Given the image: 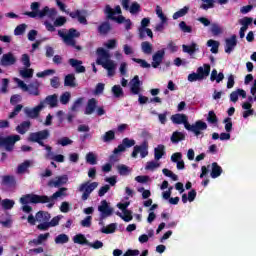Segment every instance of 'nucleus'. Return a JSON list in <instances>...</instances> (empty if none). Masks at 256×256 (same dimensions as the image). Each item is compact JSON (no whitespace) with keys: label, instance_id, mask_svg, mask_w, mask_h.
Listing matches in <instances>:
<instances>
[{"label":"nucleus","instance_id":"obj_49","mask_svg":"<svg viewBox=\"0 0 256 256\" xmlns=\"http://www.w3.org/2000/svg\"><path fill=\"white\" fill-rule=\"evenodd\" d=\"M179 29L182 31V33H193V27L187 25L185 21H181L179 23Z\"/></svg>","mask_w":256,"mask_h":256},{"label":"nucleus","instance_id":"obj_46","mask_svg":"<svg viewBox=\"0 0 256 256\" xmlns=\"http://www.w3.org/2000/svg\"><path fill=\"white\" fill-rule=\"evenodd\" d=\"M116 215H118V217H121L123 221H125V223H129V221H133V215L130 210L124 212V215L121 212H117Z\"/></svg>","mask_w":256,"mask_h":256},{"label":"nucleus","instance_id":"obj_61","mask_svg":"<svg viewBox=\"0 0 256 256\" xmlns=\"http://www.w3.org/2000/svg\"><path fill=\"white\" fill-rule=\"evenodd\" d=\"M160 167V164L155 162V161H149L147 162L146 164V171H155V169L159 168Z\"/></svg>","mask_w":256,"mask_h":256},{"label":"nucleus","instance_id":"obj_40","mask_svg":"<svg viewBox=\"0 0 256 256\" xmlns=\"http://www.w3.org/2000/svg\"><path fill=\"white\" fill-rule=\"evenodd\" d=\"M74 243H77L78 245H89V240H87L85 235L77 234L74 236Z\"/></svg>","mask_w":256,"mask_h":256},{"label":"nucleus","instance_id":"obj_36","mask_svg":"<svg viewBox=\"0 0 256 256\" xmlns=\"http://www.w3.org/2000/svg\"><path fill=\"white\" fill-rule=\"evenodd\" d=\"M117 231V224L111 223L107 227L101 228V233H104L105 235H111V233H115Z\"/></svg>","mask_w":256,"mask_h":256},{"label":"nucleus","instance_id":"obj_18","mask_svg":"<svg viewBox=\"0 0 256 256\" xmlns=\"http://www.w3.org/2000/svg\"><path fill=\"white\" fill-rule=\"evenodd\" d=\"M130 91L132 95H139L141 93V80H139V76L136 75L130 81Z\"/></svg>","mask_w":256,"mask_h":256},{"label":"nucleus","instance_id":"obj_51","mask_svg":"<svg viewBox=\"0 0 256 256\" xmlns=\"http://www.w3.org/2000/svg\"><path fill=\"white\" fill-rule=\"evenodd\" d=\"M14 206H15V201H13L11 199H4V200H2V207L6 211H9Z\"/></svg>","mask_w":256,"mask_h":256},{"label":"nucleus","instance_id":"obj_28","mask_svg":"<svg viewBox=\"0 0 256 256\" xmlns=\"http://www.w3.org/2000/svg\"><path fill=\"white\" fill-rule=\"evenodd\" d=\"M2 185L5 187H15L17 185V181L15 180V176L5 175L2 177Z\"/></svg>","mask_w":256,"mask_h":256},{"label":"nucleus","instance_id":"obj_59","mask_svg":"<svg viewBox=\"0 0 256 256\" xmlns=\"http://www.w3.org/2000/svg\"><path fill=\"white\" fill-rule=\"evenodd\" d=\"M67 23V18L65 16H59L54 21V27H63Z\"/></svg>","mask_w":256,"mask_h":256},{"label":"nucleus","instance_id":"obj_63","mask_svg":"<svg viewBox=\"0 0 256 256\" xmlns=\"http://www.w3.org/2000/svg\"><path fill=\"white\" fill-rule=\"evenodd\" d=\"M211 33H212V35L217 37V35H221V33H223V30L221 29V27L219 25L212 24Z\"/></svg>","mask_w":256,"mask_h":256},{"label":"nucleus","instance_id":"obj_15","mask_svg":"<svg viewBox=\"0 0 256 256\" xmlns=\"http://www.w3.org/2000/svg\"><path fill=\"white\" fill-rule=\"evenodd\" d=\"M111 31H113V26H111V23L109 21L101 22L99 24V26L97 27V32L102 37L109 35V33H111Z\"/></svg>","mask_w":256,"mask_h":256},{"label":"nucleus","instance_id":"obj_10","mask_svg":"<svg viewBox=\"0 0 256 256\" xmlns=\"http://www.w3.org/2000/svg\"><path fill=\"white\" fill-rule=\"evenodd\" d=\"M44 102H40L37 106L34 108H25L24 113L29 119H37L39 115L41 114V111H43V108L45 105Z\"/></svg>","mask_w":256,"mask_h":256},{"label":"nucleus","instance_id":"obj_35","mask_svg":"<svg viewBox=\"0 0 256 256\" xmlns=\"http://www.w3.org/2000/svg\"><path fill=\"white\" fill-rule=\"evenodd\" d=\"M206 121L210 124V125H217V123H219V118H217V114H215V111L210 110L208 112V116L206 118Z\"/></svg>","mask_w":256,"mask_h":256},{"label":"nucleus","instance_id":"obj_16","mask_svg":"<svg viewBox=\"0 0 256 256\" xmlns=\"http://www.w3.org/2000/svg\"><path fill=\"white\" fill-rule=\"evenodd\" d=\"M163 59H165V50H158L152 56V67L153 69H157L161 63H163Z\"/></svg>","mask_w":256,"mask_h":256},{"label":"nucleus","instance_id":"obj_25","mask_svg":"<svg viewBox=\"0 0 256 256\" xmlns=\"http://www.w3.org/2000/svg\"><path fill=\"white\" fill-rule=\"evenodd\" d=\"M59 102L58 98H57V94H53V95H48L44 101H41V103H43V105H49L51 107V109H54V107H57V103Z\"/></svg>","mask_w":256,"mask_h":256},{"label":"nucleus","instance_id":"obj_27","mask_svg":"<svg viewBox=\"0 0 256 256\" xmlns=\"http://www.w3.org/2000/svg\"><path fill=\"white\" fill-rule=\"evenodd\" d=\"M223 173V168L219 166L217 162L212 163V170L210 172V177L212 179H217V177H221V174Z\"/></svg>","mask_w":256,"mask_h":256},{"label":"nucleus","instance_id":"obj_30","mask_svg":"<svg viewBox=\"0 0 256 256\" xmlns=\"http://www.w3.org/2000/svg\"><path fill=\"white\" fill-rule=\"evenodd\" d=\"M170 141L174 144L185 141V133L179 131L173 132L172 136L170 137Z\"/></svg>","mask_w":256,"mask_h":256},{"label":"nucleus","instance_id":"obj_58","mask_svg":"<svg viewBox=\"0 0 256 256\" xmlns=\"http://www.w3.org/2000/svg\"><path fill=\"white\" fill-rule=\"evenodd\" d=\"M69 101H71V93L69 92H64L61 96H60V103L62 105H67V103H69Z\"/></svg>","mask_w":256,"mask_h":256},{"label":"nucleus","instance_id":"obj_12","mask_svg":"<svg viewBox=\"0 0 256 256\" xmlns=\"http://www.w3.org/2000/svg\"><path fill=\"white\" fill-rule=\"evenodd\" d=\"M131 147H135V140L124 138L122 140V143L117 146V148L114 149V153H123L126 151V149H129Z\"/></svg>","mask_w":256,"mask_h":256},{"label":"nucleus","instance_id":"obj_37","mask_svg":"<svg viewBox=\"0 0 256 256\" xmlns=\"http://www.w3.org/2000/svg\"><path fill=\"white\" fill-rule=\"evenodd\" d=\"M141 49L146 55H151L153 53V45L148 41H144L141 43Z\"/></svg>","mask_w":256,"mask_h":256},{"label":"nucleus","instance_id":"obj_56","mask_svg":"<svg viewBox=\"0 0 256 256\" xmlns=\"http://www.w3.org/2000/svg\"><path fill=\"white\" fill-rule=\"evenodd\" d=\"M86 162L89 163L90 165H97V156H95L93 152H89L86 155Z\"/></svg>","mask_w":256,"mask_h":256},{"label":"nucleus","instance_id":"obj_41","mask_svg":"<svg viewBox=\"0 0 256 256\" xmlns=\"http://www.w3.org/2000/svg\"><path fill=\"white\" fill-rule=\"evenodd\" d=\"M96 53L98 55L97 59H101V61H107L109 59V52L105 48H98Z\"/></svg>","mask_w":256,"mask_h":256},{"label":"nucleus","instance_id":"obj_64","mask_svg":"<svg viewBox=\"0 0 256 256\" xmlns=\"http://www.w3.org/2000/svg\"><path fill=\"white\" fill-rule=\"evenodd\" d=\"M92 220H93L92 216H86V218L80 222V225L82 227H91Z\"/></svg>","mask_w":256,"mask_h":256},{"label":"nucleus","instance_id":"obj_57","mask_svg":"<svg viewBox=\"0 0 256 256\" xmlns=\"http://www.w3.org/2000/svg\"><path fill=\"white\" fill-rule=\"evenodd\" d=\"M21 63L26 67V69H29L31 67V57H29V54H23L21 57Z\"/></svg>","mask_w":256,"mask_h":256},{"label":"nucleus","instance_id":"obj_8","mask_svg":"<svg viewBox=\"0 0 256 256\" xmlns=\"http://www.w3.org/2000/svg\"><path fill=\"white\" fill-rule=\"evenodd\" d=\"M142 159H145L147 155H149V142L147 140H144L141 145H136L133 148L131 157L133 159H137V155H139Z\"/></svg>","mask_w":256,"mask_h":256},{"label":"nucleus","instance_id":"obj_22","mask_svg":"<svg viewBox=\"0 0 256 256\" xmlns=\"http://www.w3.org/2000/svg\"><path fill=\"white\" fill-rule=\"evenodd\" d=\"M39 87H41L39 81L32 82L28 85L26 92L29 93V95H32L33 97H39V95H41Z\"/></svg>","mask_w":256,"mask_h":256},{"label":"nucleus","instance_id":"obj_4","mask_svg":"<svg viewBox=\"0 0 256 256\" xmlns=\"http://www.w3.org/2000/svg\"><path fill=\"white\" fill-rule=\"evenodd\" d=\"M50 135L51 133L48 129H44L38 132H32L29 134L27 141H29V143H38L40 147H45L47 153H51L53 152V148L49 145H45V142H43L49 139Z\"/></svg>","mask_w":256,"mask_h":256},{"label":"nucleus","instance_id":"obj_43","mask_svg":"<svg viewBox=\"0 0 256 256\" xmlns=\"http://www.w3.org/2000/svg\"><path fill=\"white\" fill-rule=\"evenodd\" d=\"M30 167H31V162L29 160H26L17 167V173L19 175H22V173H25V171H27V169Z\"/></svg>","mask_w":256,"mask_h":256},{"label":"nucleus","instance_id":"obj_62","mask_svg":"<svg viewBox=\"0 0 256 256\" xmlns=\"http://www.w3.org/2000/svg\"><path fill=\"white\" fill-rule=\"evenodd\" d=\"M58 145L62 147H67V145H73V140L69 139V137H63L58 140Z\"/></svg>","mask_w":256,"mask_h":256},{"label":"nucleus","instance_id":"obj_60","mask_svg":"<svg viewBox=\"0 0 256 256\" xmlns=\"http://www.w3.org/2000/svg\"><path fill=\"white\" fill-rule=\"evenodd\" d=\"M26 29H27V24H20L15 28L14 35L16 36L23 35Z\"/></svg>","mask_w":256,"mask_h":256},{"label":"nucleus","instance_id":"obj_17","mask_svg":"<svg viewBox=\"0 0 256 256\" xmlns=\"http://www.w3.org/2000/svg\"><path fill=\"white\" fill-rule=\"evenodd\" d=\"M237 47V35L233 34L230 38L225 39V53L230 54Z\"/></svg>","mask_w":256,"mask_h":256},{"label":"nucleus","instance_id":"obj_1","mask_svg":"<svg viewBox=\"0 0 256 256\" xmlns=\"http://www.w3.org/2000/svg\"><path fill=\"white\" fill-rule=\"evenodd\" d=\"M171 121L175 125H184L187 131L194 133L195 137L201 135V131H207V123L203 120H197L194 124H190L185 114H174L171 116Z\"/></svg>","mask_w":256,"mask_h":256},{"label":"nucleus","instance_id":"obj_7","mask_svg":"<svg viewBox=\"0 0 256 256\" xmlns=\"http://www.w3.org/2000/svg\"><path fill=\"white\" fill-rule=\"evenodd\" d=\"M99 186V183L97 182H84L80 185L78 191H80V193H83L81 196L82 201H87V199H89V197L91 196V192L95 191L96 187Z\"/></svg>","mask_w":256,"mask_h":256},{"label":"nucleus","instance_id":"obj_19","mask_svg":"<svg viewBox=\"0 0 256 256\" xmlns=\"http://www.w3.org/2000/svg\"><path fill=\"white\" fill-rule=\"evenodd\" d=\"M196 73L198 74L200 81L207 79L211 73V65L204 64L203 66L198 67Z\"/></svg>","mask_w":256,"mask_h":256},{"label":"nucleus","instance_id":"obj_29","mask_svg":"<svg viewBox=\"0 0 256 256\" xmlns=\"http://www.w3.org/2000/svg\"><path fill=\"white\" fill-rule=\"evenodd\" d=\"M182 49L184 53H188V55H195L199 48L197 47V43L192 42L191 45H182Z\"/></svg>","mask_w":256,"mask_h":256},{"label":"nucleus","instance_id":"obj_53","mask_svg":"<svg viewBox=\"0 0 256 256\" xmlns=\"http://www.w3.org/2000/svg\"><path fill=\"white\" fill-rule=\"evenodd\" d=\"M223 123H225L226 133H231V131H233V121L231 120V117L225 118Z\"/></svg>","mask_w":256,"mask_h":256},{"label":"nucleus","instance_id":"obj_31","mask_svg":"<svg viewBox=\"0 0 256 256\" xmlns=\"http://www.w3.org/2000/svg\"><path fill=\"white\" fill-rule=\"evenodd\" d=\"M163 155H165V145L159 144L155 149H154V159L156 161H159V159L163 158Z\"/></svg>","mask_w":256,"mask_h":256},{"label":"nucleus","instance_id":"obj_47","mask_svg":"<svg viewBox=\"0 0 256 256\" xmlns=\"http://www.w3.org/2000/svg\"><path fill=\"white\" fill-rule=\"evenodd\" d=\"M112 93H113L114 97H116L117 99H119V97H123V95H125V93L123 92V88H121L120 85H114L112 87Z\"/></svg>","mask_w":256,"mask_h":256},{"label":"nucleus","instance_id":"obj_54","mask_svg":"<svg viewBox=\"0 0 256 256\" xmlns=\"http://www.w3.org/2000/svg\"><path fill=\"white\" fill-rule=\"evenodd\" d=\"M132 61H134V63H138L142 69H149L151 67V64H149L144 59L132 58Z\"/></svg>","mask_w":256,"mask_h":256},{"label":"nucleus","instance_id":"obj_21","mask_svg":"<svg viewBox=\"0 0 256 256\" xmlns=\"http://www.w3.org/2000/svg\"><path fill=\"white\" fill-rule=\"evenodd\" d=\"M69 65L73 67L76 71V73H85L86 69L85 66H83V61L75 59V58H70L68 60Z\"/></svg>","mask_w":256,"mask_h":256},{"label":"nucleus","instance_id":"obj_34","mask_svg":"<svg viewBox=\"0 0 256 256\" xmlns=\"http://www.w3.org/2000/svg\"><path fill=\"white\" fill-rule=\"evenodd\" d=\"M104 14L106 15V19L113 21L115 19V10L111 8V5L107 4L104 8Z\"/></svg>","mask_w":256,"mask_h":256},{"label":"nucleus","instance_id":"obj_44","mask_svg":"<svg viewBox=\"0 0 256 256\" xmlns=\"http://www.w3.org/2000/svg\"><path fill=\"white\" fill-rule=\"evenodd\" d=\"M56 245H65V243H69V236L67 234H59L55 238Z\"/></svg>","mask_w":256,"mask_h":256},{"label":"nucleus","instance_id":"obj_20","mask_svg":"<svg viewBox=\"0 0 256 256\" xmlns=\"http://www.w3.org/2000/svg\"><path fill=\"white\" fill-rule=\"evenodd\" d=\"M67 181H69V176L62 175L56 177V180H49L48 187H61V185H66Z\"/></svg>","mask_w":256,"mask_h":256},{"label":"nucleus","instance_id":"obj_45","mask_svg":"<svg viewBox=\"0 0 256 256\" xmlns=\"http://www.w3.org/2000/svg\"><path fill=\"white\" fill-rule=\"evenodd\" d=\"M207 46L212 47L210 49L211 53H214V54L219 53V42L210 39L207 41Z\"/></svg>","mask_w":256,"mask_h":256},{"label":"nucleus","instance_id":"obj_2","mask_svg":"<svg viewBox=\"0 0 256 256\" xmlns=\"http://www.w3.org/2000/svg\"><path fill=\"white\" fill-rule=\"evenodd\" d=\"M65 191H67V188L62 187L59 188L58 191H56L52 196H47V195H37V194H26L23 195L20 198V203H32L34 205H37L39 203L45 204V203H51V201L55 199H59V197H65Z\"/></svg>","mask_w":256,"mask_h":256},{"label":"nucleus","instance_id":"obj_13","mask_svg":"<svg viewBox=\"0 0 256 256\" xmlns=\"http://www.w3.org/2000/svg\"><path fill=\"white\" fill-rule=\"evenodd\" d=\"M87 14V11L85 10H76L73 12L69 13V17H71V19H78V23H80L81 25H87V17H85V15Z\"/></svg>","mask_w":256,"mask_h":256},{"label":"nucleus","instance_id":"obj_48","mask_svg":"<svg viewBox=\"0 0 256 256\" xmlns=\"http://www.w3.org/2000/svg\"><path fill=\"white\" fill-rule=\"evenodd\" d=\"M203 4L200 6V9L207 11L208 9H213L215 7V0H202Z\"/></svg>","mask_w":256,"mask_h":256},{"label":"nucleus","instance_id":"obj_14","mask_svg":"<svg viewBox=\"0 0 256 256\" xmlns=\"http://www.w3.org/2000/svg\"><path fill=\"white\" fill-rule=\"evenodd\" d=\"M131 0H122V7L126 11L129 10L132 15H137L141 11V5L137 2H133L129 7V3Z\"/></svg>","mask_w":256,"mask_h":256},{"label":"nucleus","instance_id":"obj_42","mask_svg":"<svg viewBox=\"0 0 256 256\" xmlns=\"http://www.w3.org/2000/svg\"><path fill=\"white\" fill-rule=\"evenodd\" d=\"M117 171H118L119 175H121L123 177H127V175H129V173H131V170L125 164L118 165Z\"/></svg>","mask_w":256,"mask_h":256},{"label":"nucleus","instance_id":"obj_38","mask_svg":"<svg viewBox=\"0 0 256 256\" xmlns=\"http://www.w3.org/2000/svg\"><path fill=\"white\" fill-rule=\"evenodd\" d=\"M115 139V131L110 130L105 132V134L102 136L103 143H111V141H114Z\"/></svg>","mask_w":256,"mask_h":256},{"label":"nucleus","instance_id":"obj_33","mask_svg":"<svg viewBox=\"0 0 256 256\" xmlns=\"http://www.w3.org/2000/svg\"><path fill=\"white\" fill-rule=\"evenodd\" d=\"M64 86L65 87H77V84L75 83V75L74 74H68L65 76Z\"/></svg>","mask_w":256,"mask_h":256},{"label":"nucleus","instance_id":"obj_55","mask_svg":"<svg viewBox=\"0 0 256 256\" xmlns=\"http://www.w3.org/2000/svg\"><path fill=\"white\" fill-rule=\"evenodd\" d=\"M20 75L23 79H31V77H33V69L26 68L24 70H20Z\"/></svg>","mask_w":256,"mask_h":256},{"label":"nucleus","instance_id":"obj_23","mask_svg":"<svg viewBox=\"0 0 256 256\" xmlns=\"http://www.w3.org/2000/svg\"><path fill=\"white\" fill-rule=\"evenodd\" d=\"M97 103V99H89L84 111L85 115H93V113H95V110L97 109Z\"/></svg>","mask_w":256,"mask_h":256},{"label":"nucleus","instance_id":"obj_24","mask_svg":"<svg viewBox=\"0 0 256 256\" xmlns=\"http://www.w3.org/2000/svg\"><path fill=\"white\" fill-rule=\"evenodd\" d=\"M37 223H47L51 221V214L47 211L40 210L36 213Z\"/></svg>","mask_w":256,"mask_h":256},{"label":"nucleus","instance_id":"obj_6","mask_svg":"<svg viewBox=\"0 0 256 256\" xmlns=\"http://www.w3.org/2000/svg\"><path fill=\"white\" fill-rule=\"evenodd\" d=\"M17 141H21V136L17 134L0 137V149H4L8 153H12V151L15 149V143H17Z\"/></svg>","mask_w":256,"mask_h":256},{"label":"nucleus","instance_id":"obj_3","mask_svg":"<svg viewBox=\"0 0 256 256\" xmlns=\"http://www.w3.org/2000/svg\"><path fill=\"white\" fill-rule=\"evenodd\" d=\"M39 7H41V3L33 2L30 6V9H32V11L25 12L24 15H27V17H30L31 19H36V17H38L39 19L48 17V19H51L52 21L55 19V17H57V9L45 6L43 9L40 10Z\"/></svg>","mask_w":256,"mask_h":256},{"label":"nucleus","instance_id":"obj_50","mask_svg":"<svg viewBox=\"0 0 256 256\" xmlns=\"http://www.w3.org/2000/svg\"><path fill=\"white\" fill-rule=\"evenodd\" d=\"M163 175H165L166 177H170V179H172V181H179V177L177 176V174L173 173L171 170L164 168L162 170Z\"/></svg>","mask_w":256,"mask_h":256},{"label":"nucleus","instance_id":"obj_11","mask_svg":"<svg viewBox=\"0 0 256 256\" xmlns=\"http://www.w3.org/2000/svg\"><path fill=\"white\" fill-rule=\"evenodd\" d=\"M17 63V57L12 52H8L2 55L0 60V65L2 67H11V65H15Z\"/></svg>","mask_w":256,"mask_h":256},{"label":"nucleus","instance_id":"obj_39","mask_svg":"<svg viewBox=\"0 0 256 256\" xmlns=\"http://www.w3.org/2000/svg\"><path fill=\"white\" fill-rule=\"evenodd\" d=\"M187 13H189V6H184L182 9L175 12L172 17L174 20H177L180 19V17H185Z\"/></svg>","mask_w":256,"mask_h":256},{"label":"nucleus","instance_id":"obj_52","mask_svg":"<svg viewBox=\"0 0 256 256\" xmlns=\"http://www.w3.org/2000/svg\"><path fill=\"white\" fill-rule=\"evenodd\" d=\"M23 109V105L18 104L14 108V110L9 114L8 119H15L21 113V110Z\"/></svg>","mask_w":256,"mask_h":256},{"label":"nucleus","instance_id":"obj_26","mask_svg":"<svg viewBox=\"0 0 256 256\" xmlns=\"http://www.w3.org/2000/svg\"><path fill=\"white\" fill-rule=\"evenodd\" d=\"M29 129H31V121H29V120L23 121L16 127V131L20 135H25V133H27V131H29Z\"/></svg>","mask_w":256,"mask_h":256},{"label":"nucleus","instance_id":"obj_32","mask_svg":"<svg viewBox=\"0 0 256 256\" xmlns=\"http://www.w3.org/2000/svg\"><path fill=\"white\" fill-rule=\"evenodd\" d=\"M96 63H97V65H102V67L106 70L115 69V63L113 62V60H109V58L105 61H103L101 59H97Z\"/></svg>","mask_w":256,"mask_h":256},{"label":"nucleus","instance_id":"obj_5","mask_svg":"<svg viewBox=\"0 0 256 256\" xmlns=\"http://www.w3.org/2000/svg\"><path fill=\"white\" fill-rule=\"evenodd\" d=\"M59 37L63 39L65 45L68 47H74V49H77V51H81V46L77 45V41L75 39H79L81 37V32L77 31L75 28H70L65 34L63 31H58Z\"/></svg>","mask_w":256,"mask_h":256},{"label":"nucleus","instance_id":"obj_9","mask_svg":"<svg viewBox=\"0 0 256 256\" xmlns=\"http://www.w3.org/2000/svg\"><path fill=\"white\" fill-rule=\"evenodd\" d=\"M98 211L101 213L100 220L107 219V217H111L113 215V208L109 206V202L107 200H102L101 205L98 206Z\"/></svg>","mask_w":256,"mask_h":256}]
</instances>
